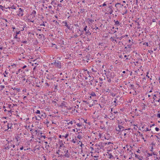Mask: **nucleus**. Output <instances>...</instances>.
Masks as SVG:
<instances>
[{"mask_svg":"<svg viewBox=\"0 0 160 160\" xmlns=\"http://www.w3.org/2000/svg\"><path fill=\"white\" fill-rule=\"evenodd\" d=\"M51 64L52 65H54L55 67L59 68H61V63L58 61H55V62L52 63Z\"/></svg>","mask_w":160,"mask_h":160,"instance_id":"obj_1","label":"nucleus"},{"mask_svg":"<svg viewBox=\"0 0 160 160\" xmlns=\"http://www.w3.org/2000/svg\"><path fill=\"white\" fill-rule=\"evenodd\" d=\"M94 117L95 119H97L95 120L94 122L97 121L99 120V119H98L99 117V114L98 112H96V111L94 113Z\"/></svg>","mask_w":160,"mask_h":160,"instance_id":"obj_2","label":"nucleus"},{"mask_svg":"<svg viewBox=\"0 0 160 160\" xmlns=\"http://www.w3.org/2000/svg\"><path fill=\"white\" fill-rule=\"evenodd\" d=\"M26 80L25 78V76L24 75H22V77H20L18 79V81H19L20 82H23L24 81H25Z\"/></svg>","mask_w":160,"mask_h":160,"instance_id":"obj_3","label":"nucleus"},{"mask_svg":"<svg viewBox=\"0 0 160 160\" xmlns=\"http://www.w3.org/2000/svg\"><path fill=\"white\" fill-rule=\"evenodd\" d=\"M12 142H13L11 140L10 142L8 141L7 144L5 145V146H7V148L8 149H9L12 147Z\"/></svg>","mask_w":160,"mask_h":160,"instance_id":"obj_4","label":"nucleus"},{"mask_svg":"<svg viewBox=\"0 0 160 160\" xmlns=\"http://www.w3.org/2000/svg\"><path fill=\"white\" fill-rule=\"evenodd\" d=\"M97 150L95 151L94 153V154L95 155L93 157L95 158H97L99 157V149L98 148H97Z\"/></svg>","mask_w":160,"mask_h":160,"instance_id":"obj_5","label":"nucleus"},{"mask_svg":"<svg viewBox=\"0 0 160 160\" xmlns=\"http://www.w3.org/2000/svg\"><path fill=\"white\" fill-rule=\"evenodd\" d=\"M107 144V143L105 142H101V149L102 148V147L103 148L104 146H105Z\"/></svg>","mask_w":160,"mask_h":160,"instance_id":"obj_6","label":"nucleus"},{"mask_svg":"<svg viewBox=\"0 0 160 160\" xmlns=\"http://www.w3.org/2000/svg\"><path fill=\"white\" fill-rule=\"evenodd\" d=\"M63 23H64L65 24V26L67 27V28L70 29V27L68 26V24L67 23V22L65 21H63L62 22Z\"/></svg>","mask_w":160,"mask_h":160,"instance_id":"obj_7","label":"nucleus"},{"mask_svg":"<svg viewBox=\"0 0 160 160\" xmlns=\"http://www.w3.org/2000/svg\"><path fill=\"white\" fill-rule=\"evenodd\" d=\"M135 157L136 158H138L139 160H142V157L141 156H139L138 157V156L136 154H135Z\"/></svg>","mask_w":160,"mask_h":160,"instance_id":"obj_8","label":"nucleus"},{"mask_svg":"<svg viewBox=\"0 0 160 160\" xmlns=\"http://www.w3.org/2000/svg\"><path fill=\"white\" fill-rule=\"evenodd\" d=\"M14 150L13 149H11L10 150V153L11 155L12 156H14V155L15 153H14Z\"/></svg>","mask_w":160,"mask_h":160,"instance_id":"obj_9","label":"nucleus"},{"mask_svg":"<svg viewBox=\"0 0 160 160\" xmlns=\"http://www.w3.org/2000/svg\"><path fill=\"white\" fill-rule=\"evenodd\" d=\"M23 14V11H19L18 13V14L19 16H22Z\"/></svg>","mask_w":160,"mask_h":160,"instance_id":"obj_10","label":"nucleus"},{"mask_svg":"<svg viewBox=\"0 0 160 160\" xmlns=\"http://www.w3.org/2000/svg\"><path fill=\"white\" fill-rule=\"evenodd\" d=\"M86 34L87 35V36H89L91 35V33L89 31V30H88V31H86Z\"/></svg>","mask_w":160,"mask_h":160,"instance_id":"obj_11","label":"nucleus"},{"mask_svg":"<svg viewBox=\"0 0 160 160\" xmlns=\"http://www.w3.org/2000/svg\"><path fill=\"white\" fill-rule=\"evenodd\" d=\"M85 11V9H81L79 10V12H78L79 13V12L82 13L83 12Z\"/></svg>","mask_w":160,"mask_h":160,"instance_id":"obj_12","label":"nucleus"},{"mask_svg":"<svg viewBox=\"0 0 160 160\" xmlns=\"http://www.w3.org/2000/svg\"><path fill=\"white\" fill-rule=\"evenodd\" d=\"M92 70L93 71V72H97L98 73V74H99V70H98L97 69V70H94V69H92Z\"/></svg>","mask_w":160,"mask_h":160,"instance_id":"obj_13","label":"nucleus"},{"mask_svg":"<svg viewBox=\"0 0 160 160\" xmlns=\"http://www.w3.org/2000/svg\"><path fill=\"white\" fill-rule=\"evenodd\" d=\"M64 156H65V157H67V158H69V154L68 153H65V154H64L63 155Z\"/></svg>","mask_w":160,"mask_h":160,"instance_id":"obj_14","label":"nucleus"},{"mask_svg":"<svg viewBox=\"0 0 160 160\" xmlns=\"http://www.w3.org/2000/svg\"><path fill=\"white\" fill-rule=\"evenodd\" d=\"M7 127L8 128V129L9 128H10L11 129V128L12 127V126H11V124L8 123V124L7 125Z\"/></svg>","mask_w":160,"mask_h":160,"instance_id":"obj_15","label":"nucleus"},{"mask_svg":"<svg viewBox=\"0 0 160 160\" xmlns=\"http://www.w3.org/2000/svg\"><path fill=\"white\" fill-rule=\"evenodd\" d=\"M107 153H108V156H109V157H108V158H111L112 157H113V156L111 154V153H110V154H109L108 152H107Z\"/></svg>","mask_w":160,"mask_h":160,"instance_id":"obj_16","label":"nucleus"},{"mask_svg":"<svg viewBox=\"0 0 160 160\" xmlns=\"http://www.w3.org/2000/svg\"><path fill=\"white\" fill-rule=\"evenodd\" d=\"M90 95L92 96H96V94L94 92H92L91 93Z\"/></svg>","mask_w":160,"mask_h":160,"instance_id":"obj_17","label":"nucleus"},{"mask_svg":"<svg viewBox=\"0 0 160 160\" xmlns=\"http://www.w3.org/2000/svg\"><path fill=\"white\" fill-rule=\"evenodd\" d=\"M36 14V12L35 10H33L32 13V14H31V15H32V14H33L35 15ZM34 17H35V15L34 16Z\"/></svg>","mask_w":160,"mask_h":160,"instance_id":"obj_18","label":"nucleus"},{"mask_svg":"<svg viewBox=\"0 0 160 160\" xmlns=\"http://www.w3.org/2000/svg\"><path fill=\"white\" fill-rule=\"evenodd\" d=\"M12 89H13V90H17L18 92H19V89H18V88H12Z\"/></svg>","mask_w":160,"mask_h":160,"instance_id":"obj_19","label":"nucleus"},{"mask_svg":"<svg viewBox=\"0 0 160 160\" xmlns=\"http://www.w3.org/2000/svg\"><path fill=\"white\" fill-rule=\"evenodd\" d=\"M47 78L49 80H52V77H51V76H48V77H47Z\"/></svg>","mask_w":160,"mask_h":160,"instance_id":"obj_20","label":"nucleus"},{"mask_svg":"<svg viewBox=\"0 0 160 160\" xmlns=\"http://www.w3.org/2000/svg\"><path fill=\"white\" fill-rule=\"evenodd\" d=\"M86 58L87 59V60H88L89 59V58H90V55H87L86 56Z\"/></svg>","mask_w":160,"mask_h":160,"instance_id":"obj_21","label":"nucleus"},{"mask_svg":"<svg viewBox=\"0 0 160 160\" xmlns=\"http://www.w3.org/2000/svg\"><path fill=\"white\" fill-rule=\"evenodd\" d=\"M107 111L106 110V109H105V108L104 109H103V112H102V113H104V114H105L106 112H107Z\"/></svg>","mask_w":160,"mask_h":160,"instance_id":"obj_22","label":"nucleus"},{"mask_svg":"<svg viewBox=\"0 0 160 160\" xmlns=\"http://www.w3.org/2000/svg\"><path fill=\"white\" fill-rule=\"evenodd\" d=\"M124 37V36H122L120 38H117V39H119L120 40H121Z\"/></svg>","mask_w":160,"mask_h":160,"instance_id":"obj_23","label":"nucleus"},{"mask_svg":"<svg viewBox=\"0 0 160 160\" xmlns=\"http://www.w3.org/2000/svg\"><path fill=\"white\" fill-rule=\"evenodd\" d=\"M22 70H21V69H19L18 71L16 72V74H18V73L20 72V71L22 72Z\"/></svg>","mask_w":160,"mask_h":160,"instance_id":"obj_24","label":"nucleus"},{"mask_svg":"<svg viewBox=\"0 0 160 160\" xmlns=\"http://www.w3.org/2000/svg\"><path fill=\"white\" fill-rule=\"evenodd\" d=\"M64 152L65 153H68V150L67 149H65L64 151Z\"/></svg>","mask_w":160,"mask_h":160,"instance_id":"obj_25","label":"nucleus"},{"mask_svg":"<svg viewBox=\"0 0 160 160\" xmlns=\"http://www.w3.org/2000/svg\"><path fill=\"white\" fill-rule=\"evenodd\" d=\"M5 74L4 75V77H6L7 76H8L7 75L8 74V73L6 71L5 72Z\"/></svg>","mask_w":160,"mask_h":160,"instance_id":"obj_26","label":"nucleus"},{"mask_svg":"<svg viewBox=\"0 0 160 160\" xmlns=\"http://www.w3.org/2000/svg\"><path fill=\"white\" fill-rule=\"evenodd\" d=\"M118 128H119L120 129V130H121V129L122 128H124V127L121 126V125H118Z\"/></svg>","mask_w":160,"mask_h":160,"instance_id":"obj_27","label":"nucleus"},{"mask_svg":"<svg viewBox=\"0 0 160 160\" xmlns=\"http://www.w3.org/2000/svg\"><path fill=\"white\" fill-rule=\"evenodd\" d=\"M16 156H17L18 157L17 158H18V159H20V155L18 153L16 155Z\"/></svg>","mask_w":160,"mask_h":160,"instance_id":"obj_28","label":"nucleus"},{"mask_svg":"<svg viewBox=\"0 0 160 160\" xmlns=\"http://www.w3.org/2000/svg\"><path fill=\"white\" fill-rule=\"evenodd\" d=\"M68 136V134H66L65 136H62L63 137H64L65 138H67Z\"/></svg>","mask_w":160,"mask_h":160,"instance_id":"obj_29","label":"nucleus"},{"mask_svg":"<svg viewBox=\"0 0 160 160\" xmlns=\"http://www.w3.org/2000/svg\"><path fill=\"white\" fill-rule=\"evenodd\" d=\"M76 139H75V140H74V139H73L72 141L73 143H75L76 142Z\"/></svg>","mask_w":160,"mask_h":160,"instance_id":"obj_30","label":"nucleus"},{"mask_svg":"<svg viewBox=\"0 0 160 160\" xmlns=\"http://www.w3.org/2000/svg\"><path fill=\"white\" fill-rule=\"evenodd\" d=\"M40 135H41V137H43L44 138H46V136H42V132H40Z\"/></svg>","mask_w":160,"mask_h":160,"instance_id":"obj_31","label":"nucleus"},{"mask_svg":"<svg viewBox=\"0 0 160 160\" xmlns=\"http://www.w3.org/2000/svg\"><path fill=\"white\" fill-rule=\"evenodd\" d=\"M115 23L116 25H118L119 23V22L118 21H117L115 22Z\"/></svg>","mask_w":160,"mask_h":160,"instance_id":"obj_32","label":"nucleus"},{"mask_svg":"<svg viewBox=\"0 0 160 160\" xmlns=\"http://www.w3.org/2000/svg\"><path fill=\"white\" fill-rule=\"evenodd\" d=\"M35 132H36V134H39V131L36 130Z\"/></svg>","mask_w":160,"mask_h":160,"instance_id":"obj_33","label":"nucleus"},{"mask_svg":"<svg viewBox=\"0 0 160 160\" xmlns=\"http://www.w3.org/2000/svg\"><path fill=\"white\" fill-rule=\"evenodd\" d=\"M148 157H149V156H152V153H148Z\"/></svg>","mask_w":160,"mask_h":160,"instance_id":"obj_34","label":"nucleus"},{"mask_svg":"<svg viewBox=\"0 0 160 160\" xmlns=\"http://www.w3.org/2000/svg\"><path fill=\"white\" fill-rule=\"evenodd\" d=\"M68 125H69V124H73V122H72V121H71L69 122L68 123Z\"/></svg>","mask_w":160,"mask_h":160,"instance_id":"obj_35","label":"nucleus"},{"mask_svg":"<svg viewBox=\"0 0 160 160\" xmlns=\"http://www.w3.org/2000/svg\"><path fill=\"white\" fill-rule=\"evenodd\" d=\"M22 42L23 43H27V41L25 40V41H22Z\"/></svg>","mask_w":160,"mask_h":160,"instance_id":"obj_36","label":"nucleus"},{"mask_svg":"<svg viewBox=\"0 0 160 160\" xmlns=\"http://www.w3.org/2000/svg\"><path fill=\"white\" fill-rule=\"evenodd\" d=\"M40 111L39 110H37V112H36V113L37 114H40Z\"/></svg>","mask_w":160,"mask_h":160,"instance_id":"obj_37","label":"nucleus"},{"mask_svg":"<svg viewBox=\"0 0 160 160\" xmlns=\"http://www.w3.org/2000/svg\"><path fill=\"white\" fill-rule=\"evenodd\" d=\"M159 130V128H158L156 127V128H155V130H156V131H158Z\"/></svg>","mask_w":160,"mask_h":160,"instance_id":"obj_38","label":"nucleus"},{"mask_svg":"<svg viewBox=\"0 0 160 160\" xmlns=\"http://www.w3.org/2000/svg\"><path fill=\"white\" fill-rule=\"evenodd\" d=\"M11 94L12 95H13L14 96L15 95H16V94L15 93V92H12Z\"/></svg>","mask_w":160,"mask_h":160,"instance_id":"obj_39","label":"nucleus"},{"mask_svg":"<svg viewBox=\"0 0 160 160\" xmlns=\"http://www.w3.org/2000/svg\"><path fill=\"white\" fill-rule=\"evenodd\" d=\"M110 39H111V41L112 42L114 41L115 40V39L111 37Z\"/></svg>","mask_w":160,"mask_h":160,"instance_id":"obj_40","label":"nucleus"},{"mask_svg":"<svg viewBox=\"0 0 160 160\" xmlns=\"http://www.w3.org/2000/svg\"><path fill=\"white\" fill-rule=\"evenodd\" d=\"M25 155L23 154L22 156H21V158H24Z\"/></svg>","mask_w":160,"mask_h":160,"instance_id":"obj_41","label":"nucleus"},{"mask_svg":"<svg viewBox=\"0 0 160 160\" xmlns=\"http://www.w3.org/2000/svg\"><path fill=\"white\" fill-rule=\"evenodd\" d=\"M87 28V26H86L85 28H84L83 30L86 32V30H87L86 28Z\"/></svg>","mask_w":160,"mask_h":160,"instance_id":"obj_42","label":"nucleus"},{"mask_svg":"<svg viewBox=\"0 0 160 160\" xmlns=\"http://www.w3.org/2000/svg\"><path fill=\"white\" fill-rule=\"evenodd\" d=\"M65 102H63L62 103V106H65Z\"/></svg>","mask_w":160,"mask_h":160,"instance_id":"obj_43","label":"nucleus"},{"mask_svg":"<svg viewBox=\"0 0 160 160\" xmlns=\"http://www.w3.org/2000/svg\"><path fill=\"white\" fill-rule=\"evenodd\" d=\"M157 117L158 118H160V113H158L157 114Z\"/></svg>","mask_w":160,"mask_h":160,"instance_id":"obj_44","label":"nucleus"},{"mask_svg":"<svg viewBox=\"0 0 160 160\" xmlns=\"http://www.w3.org/2000/svg\"><path fill=\"white\" fill-rule=\"evenodd\" d=\"M107 4H106V2H105L102 5V6L103 7H104V6H106Z\"/></svg>","mask_w":160,"mask_h":160,"instance_id":"obj_45","label":"nucleus"},{"mask_svg":"<svg viewBox=\"0 0 160 160\" xmlns=\"http://www.w3.org/2000/svg\"><path fill=\"white\" fill-rule=\"evenodd\" d=\"M128 48H131V45H128Z\"/></svg>","mask_w":160,"mask_h":160,"instance_id":"obj_46","label":"nucleus"},{"mask_svg":"<svg viewBox=\"0 0 160 160\" xmlns=\"http://www.w3.org/2000/svg\"><path fill=\"white\" fill-rule=\"evenodd\" d=\"M19 11H23V10L21 8H19Z\"/></svg>","mask_w":160,"mask_h":160,"instance_id":"obj_47","label":"nucleus"},{"mask_svg":"<svg viewBox=\"0 0 160 160\" xmlns=\"http://www.w3.org/2000/svg\"><path fill=\"white\" fill-rule=\"evenodd\" d=\"M81 136L80 135H78L77 136V138H79V139H80V138H81Z\"/></svg>","mask_w":160,"mask_h":160,"instance_id":"obj_48","label":"nucleus"},{"mask_svg":"<svg viewBox=\"0 0 160 160\" xmlns=\"http://www.w3.org/2000/svg\"><path fill=\"white\" fill-rule=\"evenodd\" d=\"M151 130V129H149L148 128H147L146 130H145L146 131H150Z\"/></svg>","mask_w":160,"mask_h":160,"instance_id":"obj_49","label":"nucleus"},{"mask_svg":"<svg viewBox=\"0 0 160 160\" xmlns=\"http://www.w3.org/2000/svg\"><path fill=\"white\" fill-rule=\"evenodd\" d=\"M11 8L12 9H16V8L14 7V6L13 5V6H12Z\"/></svg>","mask_w":160,"mask_h":160,"instance_id":"obj_50","label":"nucleus"},{"mask_svg":"<svg viewBox=\"0 0 160 160\" xmlns=\"http://www.w3.org/2000/svg\"><path fill=\"white\" fill-rule=\"evenodd\" d=\"M116 130L117 131H118V132H120L121 130H120V129L119 128L118 129L116 128Z\"/></svg>","mask_w":160,"mask_h":160,"instance_id":"obj_51","label":"nucleus"},{"mask_svg":"<svg viewBox=\"0 0 160 160\" xmlns=\"http://www.w3.org/2000/svg\"><path fill=\"white\" fill-rule=\"evenodd\" d=\"M12 147L13 148H15V145L14 144H13L12 142Z\"/></svg>","mask_w":160,"mask_h":160,"instance_id":"obj_52","label":"nucleus"},{"mask_svg":"<svg viewBox=\"0 0 160 160\" xmlns=\"http://www.w3.org/2000/svg\"><path fill=\"white\" fill-rule=\"evenodd\" d=\"M77 125L79 127H80L81 126V125L79 123L77 124Z\"/></svg>","mask_w":160,"mask_h":160,"instance_id":"obj_53","label":"nucleus"},{"mask_svg":"<svg viewBox=\"0 0 160 160\" xmlns=\"http://www.w3.org/2000/svg\"><path fill=\"white\" fill-rule=\"evenodd\" d=\"M3 6H2L1 5H0V8L3 9Z\"/></svg>","mask_w":160,"mask_h":160,"instance_id":"obj_54","label":"nucleus"},{"mask_svg":"<svg viewBox=\"0 0 160 160\" xmlns=\"http://www.w3.org/2000/svg\"><path fill=\"white\" fill-rule=\"evenodd\" d=\"M20 32V31H18V32H17H17H16V35H17V34H19V32Z\"/></svg>","mask_w":160,"mask_h":160,"instance_id":"obj_55","label":"nucleus"},{"mask_svg":"<svg viewBox=\"0 0 160 160\" xmlns=\"http://www.w3.org/2000/svg\"><path fill=\"white\" fill-rule=\"evenodd\" d=\"M152 22H156V19H153L152 20Z\"/></svg>","mask_w":160,"mask_h":160,"instance_id":"obj_56","label":"nucleus"},{"mask_svg":"<svg viewBox=\"0 0 160 160\" xmlns=\"http://www.w3.org/2000/svg\"><path fill=\"white\" fill-rule=\"evenodd\" d=\"M148 52L149 53H151V52L152 53L153 52V51H151V50H149V51H148Z\"/></svg>","mask_w":160,"mask_h":160,"instance_id":"obj_57","label":"nucleus"},{"mask_svg":"<svg viewBox=\"0 0 160 160\" xmlns=\"http://www.w3.org/2000/svg\"><path fill=\"white\" fill-rule=\"evenodd\" d=\"M27 67V66L26 65H24L22 68V69H24L25 68H26Z\"/></svg>","mask_w":160,"mask_h":160,"instance_id":"obj_58","label":"nucleus"},{"mask_svg":"<svg viewBox=\"0 0 160 160\" xmlns=\"http://www.w3.org/2000/svg\"><path fill=\"white\" fill-rule=\"evenodd\" d=\"M41 118V117H40L39 116V118H36V119L37 120H39Z\"/></svg>","mask_w":160,"mask_h":160,"instance_id":"obj_59","label":"nucleus"},{"mask_svg":"<svg viewBox=\"0 0 160 160\" xmlns=\"http://www.w3.org/2000/svg\"><path fill=\"white\" fill-rule=\"evenodd\" d=\"M134 86V85L133 84H131L130 85V87H131V88H133V87Z\"/></svg>","mask_w":160,"mask_h":160,"instance_id":"obj_60","label":"nucleus"},{"mask_svg":"<svg viewBox=\"0 0 160 160\" xmlns=\"http://www.w3.org/2000/svg\"><path fill=\"white\" fill-rule=\"evenodd\" d=\"M1 87L2 88H5V86L4 85H2L1 86Z\"/></svg>","mask_w":160,"mask_h":160,"instance_id":"obj_61","label":"nucleus"},{"mask_svg":"<svg viewBox=\"0 0 160 160\" xmlns=\"http://www.w3.org/2000/svg\"><path fill=\"white\" fill-rule=\"evenodd\" d=\"M137 152L139 153H140V150L139 149H138V151H137Z\"/></svg>","mask_w":160,"mask_h":160,"instance_id":"obj_62","label":"nucleus"},{"mask_svg":"<svg viewBox=\"0 0 160 160\" xmlns=\"http://www.w3.org/2000/svg\"><path fill=\"white\" fill-rule=\"evenodd\" d=\"M83 145H83V144H82V142H81V144L80 145V146L81 147H82V146Z\"/></svg>","mask_w":160,"mask_h":160,"instance_id":"obj_63","label":"nucleus"},{"mask_svg":"<svg viewBox=\"0 0 160 160\" xmlns=\"http://www.w3.org/2000/svg\"><path fill=\"white\" fill-rule=\"evenodd\" d=\"M74 37L75 38H77L78 37V36L77 34H75L74 35Z\"/></svg>","mask_w":160,"mask_h":160,"instance_id":"obj_64","label":"nucleus"}]
</instances>
